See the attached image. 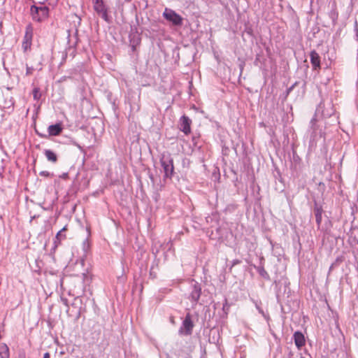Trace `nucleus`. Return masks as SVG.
<instances>
[{
    "label": "nucleus",
    "instance_id": "obj_1",
    "mask_svg": "<svg viewBox=\"0 0 358 358\" xmlns=\"http://www.w3.org/2000/svg\"><path fill=\"white\" fill-rule=\"evenodd\" d=\"M160 164L163 168L165 178H171L174 173L173 160L168 152H164L161 155Z\"/></svg>",
    "mask_w": 358,
    "mask_h": 358
},
{
    "label": "nucleus",
    "instance_id": "obj_2",
    "mask_svg": "<svg viewBox=\"0 0 358 358\" xmlns=\"http://www.w3.org/2000/svg\"><path fill=\"white\" fill-rule=\"evenodd\" d=\"M321 107L322 106L320 104L316 110L315 115L311 119L310 122V127L311 130L310 141H316L321 138L325 139V132L324 131L322 127L317 124V120L316 119V116L320 112Z\"/></svg>",
    "mask_w": 358,
    "mask_h": 358
},
{
    "label": "nucleus",
    "instance_id": "obj_3",
    "mask_svg": "<svg viewBox=\"0 0 358 358\" xmlns=\"http://www.w3.org/2000/svg\"><path fill=\"white\" fill-rule=\"evenodd\" d=\"M49 10V8L47 6L32 5L30 8V15L34 21L41 22L48 17Z\"/></svg>",
    "mask_w": 358,
    "mask_h": 358
},
{
    "label": "nucleus",
    "instance_id": "obj_4",
    "mask_svg": "<svg viewBox=\"0 0 358 358\" xmlns=\"http://www.w3.org/2000/svg\"><path fill=\"white\" fill-rule=\"evenodd\" d=\"M93 8L95 12L106 22H111V17L108 15V8L103 0H92Z\"/></svg>",
    "mask_w": 358,
    "mask_h": 358
},
{
    "label": "nucleus",
    "instance_id": "obj_5",
    "mask_svg": "<svg viewBox=\"0 0 358 358\" xmlns=\"http://www.w3.org/2000/svg\"><path fill=\"white\" fill-rule=\"evenodd\" d=\"M201 292L202 289L201 285L199 282L192 280V284L191 285L190 287V292L187 296V299L192 303V308H194L197 305L199 300L201 297Z\"/></svg>",
    "mask_w": 358,
    "mask_h": 358
},
{
    "label": "nucleus",
    "instance_id": "obj_6",
    "mask_svg": "<svg viewBox=\"0 0 358 358\" xmlns=\"http://www.w3.org/2000/svg\"><path fill=\"white\" fill-rule=\"evenodd\" d=\"M34 36V28L31 24H28L25 27V32L22 43V48L24 52L31 49Z\"/></svg>",
    "mask_w": 358,
    "mask_h": 358
},
{
    "label": "nucleus",
    "instance_id": "obj_7",
    "mask_svg": "<svg viewBox=\"0 0 358 358\" xmlns=\"http://www.w3.org/2000/svg\"><path fill=\"white\" fill-rule=\"evenodd\" d=\"M194 323L192 320L191 315L187 313L182 321V325L178 330V333L180 335L189 336L192 333Z\"/></svg>",
    "mask_w": 358,
    "mask_h": 358
},
{
    "label": "nucleus",
    "instance_id": "obj_8",
    "mask_svg": "<svg viewBox=\"0 0 358 358\" xmlns=\"http://www.w3.org/2000/svg\"><path fill=\"white\" fill-rule=\"evenodd\" d=\"M163 16L173 25L179 26L182 24V17L172 9L166 8L163 13Z\"/></svg>",
    "mask_w": 358,
    "mask_h": 358
},
{
    "label": "nucleus",
    "instance_id": "obj_9",
    "mask_svg": "<svg viewBox=\"0 0 358 358\" xmlns=\"http://www.w3.org/2000/svg\"><path fill=\"white\" fill-rule=\"evenodd\" d=\"M192 120L186 115H182L180 119V130L185 134L191 132Z\"/></svg>",
    "mask_w": 358,
    "mask_h": 358
},
{
    "label": "nucleus",
    "instance_id": "obj_10",
    "mask_svg": "<svg viewBox=\"0 0 358 358\" xmlns=\"http://www.w3.org/2000/svg\"><path fill=\"white\" fill-rule=\"evenodd\" d=\"M310 63L313 69L316 70L320 68V57L319 54L315 50H312L310 53Z\"/></svg>",
    "mask_w": 358,
    "mask_h": 358
},
{
    "label": "nucleus",
    "instance_id": "obj_11",
    "mask_svg": "<svg viewBox=\"0 0 358 358\" xmlns=\"http://www.w3.org/2000/svg\"><path fill=\"white\" fill-rule=\"evenodd\" d=\"M294 343L297 348L300 349L305 345L306 341L304 335L301 331H296L293 335Z\"/></svg>",
    "mask_w": 358,
    "mask_h": 358
},
{
    "label": "nucleus",
    "instance_id": "obj_12",
    "mask_svg": "<svg viewBox=\"0 0 358 358\" xmlns=\"http://www.w3.org/2000/svg\"><path fill=\"white\" fill-rule=\"evenodd\" d=\"M62 131V127L60 124H55L50 125L48 128V132L50 136H58Z\"/></svg>",
    "mask_w": 358,
    "mask_h": 358
},
{
    "label": "nucleus",
    "instance_id": "obj_13",
    "mask_svg": "<svg viewBox=\"0 0 358 358\" xmlns=\"http://www.w3.org/2000/svg\"><path fill=\"white\" fill-rule=\"evenodd\" d=\"M43 153L49 162L55 163L57 161V156L52 150L46 149Z\"/></svg>",
    "mask_w": 358,
    "mask_h": 358
},
{
    "label": "nucleus",
    "instance_id": "obj_14",
    "mask_svg": "<svg viewBox=\"0 0 358 358\" xmlns=\"http://www.w3.org/2000/svg\"><path fill=\"white\" fill-rule=\"evenodd\" d=\"M9 348L5 343L0 344V358H9Z\"/></svg>",
    "mask_w": 358,
    "mask_h": 358
},
{
    "label": "nucleus",
    "instance_id": "obj_15",
    "mask_svg": "<svg viewBox=\"0 0 358 358\" xmlns=\"http://www.w3.org/2000/svg\"><path fill=\"white\" fill-rule=\"evenodd\" d=\"M314 210H315L316 223H317V226L320 227L321 224V222H322V209L320 207L315 206Z\"/></svg>",
    "mask_w": 358,
    "mask_h": 358
},
{
    "label": "nucleus",
    "instance_id": "obj_16",
    "mask_svg": "<svg viewBox=\"0 0 358 358\" xmlns=\"http://www.w3.org/2000/svg\"><path fill=\"white\" fill-rule=\"evenodd\" d=\"M334 113V109L331 105V103L329 104L328 108H326L325 110L322 111V116L324 118L331 117V115Z\"/></svg>",
    "mask_w": 358,
    "mask_h": 358
},
{
    "label": "nucleus",
    "instance_id": "obj_17",
    "mask_svg": "<svg viewBox=\"0 0 358 358\" xmlns=\"http://www.w3.org/2000/svg\"><path fill=\"white\" fill-rule=\"evenodd\" d=\"M66 229V227H63L60 231H59L57 232V234H56V236H55V246H57V243H59V242H60V241H61V239H62V238H65V235H64V236H63V235L62 234V231H65Z\"/></svg>",
    "mask_w": 358,
    "mask_h": 358
},
{
    "label": "nucleus",
    "instance_id": "obj_18",
    "mask_svg": "<svg viewBox=\"0 0 358 358\" xmlns=\"http://www.w3.org/2000/svg\"><path fill=\"white\" fill-rule=\"evenodd\" d=\"M41 94L38 87H35L33 90V97L34 100L40 99Z\"/></svg>",
    "mask_w": 358,
    "mask_h": 358
},
{
    "label": "nucleus",
    "instance_id": "obj_19",
    "mask_svg": "<svg viewBox=\"0 0 358 358\" xmlns=\"http://www.w3.org/2000/svg\"><path fill=\"white\" fill-rule=\"evenodd\" d=\"M258 273H259V275L262 277H264V278H268V273L265 271V269L264 268L263 266H259L257 268Z\"/></svg>",
    "mask_w": 358,
    "mask_h": 358
},
{
    "label": "nucleus",
    "instance_id": "obj_20",
    "mask_svg": "<svg viewBox=\"0 0 358 358\" xmlns=\"http://www.w3.org/2000/svg\"><path fill=\"white\" fill-rule=\"evenodd\" d=\"M329 16L334 22H336L338 19V12L334 9L329 13Z\"/></svg>",
    "mask_w": 358,
    "mask_h": 358
},
{
    "label": "nucleus",
    "instance_id": "obj_21",
    "mask_svg": "<svg viewBox=\"0 0 358 358\" xmlns=\"http://www.w3.org/2000/svg\"><path fill=\"white\" fill-rule=\"evenodd\" d=\"M255 307L257 308V310H258V312L262 315H263L264 317H265V313L263 310V309L259 306V305L258 304L257 302H255Z\"/></svg>",
    "mask_w": 358,
    "mask_h": 358
},
{
    "label": "nucleus",
    "instance_id": "obj_22",
    "mask_svg": "<svg viewBox=\"0 0 358 358\" xmlns=\"http://www.w3.org/2000/svg\"><path fill=\"white\" fill-rule=\"evenodd\" d=\"M26 75L27 76H29V75H31L33 73V71H34V68L31 67V66H29L27 65V68H26Z\"/></svg>",
    "mask_w": 358,
    "mask_h": 358
},
{
    "label": "nucleus",
    "instance_id": "obj_23",
    "mask_svg": "<svg viewBox=\"0 0 358 358\" xmlns=\"http://www.w3.org/2000/svg\"><path fill=\"white\" fill-rule=\"evenodd\" d=\"M296 85V83L292 85L291 87L287 89L286 90V96H287L294 89V86Z\"/></svg>",
    "mask_w": 358,
    "mask_h": 358
},
{
    "label": "nucleus",
    "instance_id": "obj_24",
    "mask_svg": "<svg viewBox=\"0 0 358 358\" xmlns=\"http://www.w3.org/2000/svg\"><path fill=\"white\" fill-rule=\"evenodd\" d=\"M61 301L63 303V304L64 306H66L67 308H69V302H68V299H66V298H61Z\"/></svg>",
    "mask_w": 358,
    "mask_h": 358
},
{
    "label": "nucleus",
    "instance_id": "obj_25",
    "mask_svg": "<svg viewBox=\"0 0 358 358\" xmlns=\"http://www.w3.org/2000/svg\"><path fill=\"white\" fill-rule=\"evenodd\" d=\"M241 260H239V259H234V260L231 262V266H235V265H236V264H241Z\"/></svg>",
    "mask_w": 358,
    "mask_h": 358
},
{
    "label": "nucleus",
    "instance_id": "obj_26",
    "mask_svg": "<svg viewBox=\"0 0 358 358\" xmlns=\"http://www.w3.org/2000/svg\"><path fill=\"white\" fill-rule=\"evenodd\" d=\"M81 358H94V356L92 354H88L87 355L82 357Z\"/></svg>",
    "mask_w": 358,
    "mask_h": 358
},
{
    "label": "nucleus",
    "instance_id": "obj_27",
    "mask_svg": "<svg viewBox=\"0 0 358 358\" xmlns=\"http://www.w3.org/2000/svg\"><path fill=\"white\" fill-rule=\"evenodd\" d=\"M43 358H50V354H49V352H45V353L43 355Z\"/></svg>",
    "mask_w": 358,
    "mask_h": 358
},
{
    "label": "nucleus",
    "instance_id": "obj_28",
    "mask_svg": "<svg viewBox=\"0 0 358 358\" xmlns=\"http://www.w3.org/2000/svg\"><path fill=\"white\" fill-rule=\"evenodd\" d=\"M62 178H66L68 177V173H64L62 174V176H61Z\"/></svg>",
    "mask_w": 358,
    "mask_h": 358
},
{
    "label": "nucleus",
    "instance_id": "obj_29",
    "mask_svg": "<svg viewBox=\"0 0 358 358\" xmlns=\"http://www.w3.org/2000/svg\"><path fill=\"white\" fill-rule=\"evenodd\" d=\"M355 30L357 31L356 36H357V41H358V29L356 28Z\"/></svg>",
    "mask_w": 358,
    "mask_h": 358
},
{
    "label": "nucleus",
    "instance_id": "obj_30",
    "mask_svg": "<svg viewBox=\"0 0 358 358\" xmlns=\"http://www.w3.org/2000/svg\"><path fill=\"white\" fill-rule=\"evenodd\" d=\"M87 242V240H85L84 242V244H85Z\"/></svg>",
    "mask_w": 358,
    "mask_h": 358
},
{
    "label": "nucleus",
    "instance_id": "obj_31",
    "mask_svg": "<svg viewBox=\"0 0 358 358\" xmlns=\"http://www.w3.org/2000/svg\"><path fill=\"white\" fill-rule=\"evenodd\" d=\"M289 358H292V357H289Z\"/></svg>",
    "mask_w": 358,
    "mask_h": 358
},
{
    "label": "nucleus",
    "instance_id": "obj_32",
    "mask_svg": "<svg viewBox=\"0 0 358 358\" xmlns=\"http://www.w3.org/2000/svg\"><path fill=\"white\" fill-rule=\"evenodd\" d=\"M23 358H24V357H23Z\"/></svg>",
    "mask_w": 358,
    "mask_h": 358
}]
</instances>
